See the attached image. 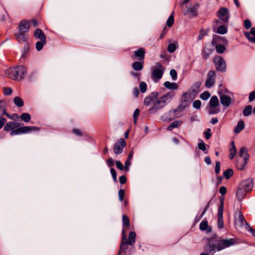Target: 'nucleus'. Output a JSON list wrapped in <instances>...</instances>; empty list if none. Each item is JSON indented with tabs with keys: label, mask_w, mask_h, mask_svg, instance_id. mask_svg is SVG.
<instances>
[{
	"label": "nucleus",
	"mask_w": 255,
	"mask_h": 255,
	"mask_svg": "<svg viewBox=\"0 0 255 255\" xmlns=\"http://www.w3.org/2000/svg\"><path fill=\"white\" fill-rule=\"evenodd\" d=\"M220 165L221 164L220 161L216 162L215 172L216 175L219 174L220 172Z\"/></svg>",
	"instance_id": "69168bd1"
},
{
	"label": "nucleus",
	"mask_w": 255,
	"mask_h": 255,
	"mask_svg": "<svg viewBox=\"0 0 255 255\" xmlns=\"http://www.w3.org/2000/svg\"><path fill=\"white\" fill-rule=\"evenodd\" d=\"M223 218H218V227L221 229L224 228Z\"/></svg>",
	"instance_id": "0e129e2a"
},
{
	"label": "nucleus",
	"mask_w": 255,
	"mask_h": 255,
	"mask_svg": "<svg viewBox=\"0 0 255 255\" xmlns=\"http://www.w3.org/2000/svg\"><path fill=\"white\" fill-rule=\"evenodd\" d=\"M22 123H19L16 122H9L6 124L4 127V130L6 131H10V135H14L29 132L32 130L38 131L39 128L31 126V127H20Z\"/></svg>",
	"instance_id": "f03ea898"
},
{
	"label": "nucleus",
	"mask_w": 255,
	"mask_h": 255,
	"mask_svg": "<svg viewBox=\"0 0 255 255\" xmlns=\"http://www.w3.org/2000/svg\"><path fill=\"white\" fill-rule=\"evenodd\" d=\"M164 71L163 68L158 69V68L154 67L151 75L152 80L155 82H157L162 78Z\"/></svg>",
	"instance_id": "9b49d317"
},
{
	"label": "nucleus",
	"mask_w": 255,
	"mask_h": 255,
	"mask_svg": "<svg viewBox=\"0 0 255 255\" xmlns=\"http://www.w3.org/2000/svg\"><path fill=\"white\" fill-rule=\"evenodd\" d=\"M174 16L173 14H171L169 17H168L167 21H166V25L168 27H170L172 26L174 23Z\"/></svg>",
	"instance_id": "49530a36"
},
{
	"label": "nucleus",
	"mask_w": 255,
	"mask_h": 255,
	"mask_svg": "<svg viewBox=\"0 0 255 255\" xmlns=\"http://www.w3.org/2000/svg\"><path fill=\"white\" fill-rule=\"evenodd\" d=\"M174 92L173 91H170L164 94L161 97L167 103L168 100H169L168 102H170L172 98L174 96Z\"/></svg>",
	"instance_id": "f704fd0d"
},
{
	"label": "nucleus",
	"mask_w": 255,
	"mask_h": 255,
	"mask_svg": "<svg viewBox=\"0 0 255 255\" xmlns=\"http://www.w3.org/2000/svg\"><path fill=\"white\" fill-rule=\"evenodd\" d=\"M219 105V102L218 97L216 96L212 97L209 101V114H215L220 112V109L216 108Z\"/></svg>",
	"instance_id": "0eeeda50"
},
{
	"label": "nucleus",
	"mask_w": 255,
	"mask_h": 255,
	"mask_svg": "<svg viewBox=\"0 0 255 255\" xmlns=\"http://www.w3.org/2000/svg\"><path fill=\"white\" fill-rule=\"evenodd\" d=\"M119 198L120 201H123L125 197V190L124 189H121L119 191Z\"/></svg>",
	"instance_id": "4d7b16f0"
},
{
	"label": "nucleus",
	"mask_w": 255,
	"mask_h": 255,
	"mask_svg": "<svg viewBox=\"0 0 255 255\" xmlns=\"http://www.w3.org/2000/svg\"><path fill=\"white\" fill-rule=\"evenodd\" d=\"M214 46H215L216 52L219 54L223 53L226 49L225 44H215Z\"/></svg>",
	"instance_id": "72a5a7b5"
},
{
	"label": "nucleus",
	"mask_w": 255,
	"mask_h": 255,
	"mask_svg": "<svg viewBox=\"0 0 255 255\" xmlns=\"http://www.w3.org/2000/svg\"><path fill=\"white\" fill-rule=\"evenodd\" d=\"M245 128V123L243 121L240 120L238 123L237 126L234 129V131L235 133H238L240 132Z\"/></svg>",
	"instance_id": "cd10ccee"
},
{
	"label": "nucleus",
	"mask_w": 255,
	"mask_h": 255,
	"mask_svg": "<svg viewBox=\"0 0 255 255\" xmlns=\"http://www.w3.org/2000/svg\"><path fill=\"white\" fill-rule=\"evenodd\" d=\"M223 209H224V202L222 201L220 205L218 207V218H223Z\"/></svg>",
	"instance_id": "37998d69"
},
{
	"label": "nucleus",
	"mask_w": 255,
	"mask_h": 255,
	"mask_svg": "<svg viewBox=\"0 0 255 255\" xmlns=\"http://www.w3.org/2000/svg\"><path fill=\"white\" fill-rule=\"evenodd\" d=\"M28 21H29L30 25H31L34 27H37L38 25L39 22L38 20L35 18H32Z\"/></svg>",
	"instance_id": "338daca9"
},
{
	"label": "nucleus",
	"mask_w": 255,
	"mask_h": 255,
	"mask_svg": "<svg viewBox=\"0 0 255 255\" xmlns=\"http://www.w3.org/2000/svg\"><path fill=\"white\" fill-rule=\"evenodd\" d=\"M233 173V170L231 168H229L224 172L223 175L227 179H229L232 176Z\"/></svg>",
	"instance_id": "79ce46f5"
},
{
	"label": "nucleus",
	"mask_w": 255,
	"mask_h": 255,
	"mask_svg": "<svg viewBox=\"0 0 255 255\" xmlns=\"http://www.w3.org/2000/svg\"><path fill=\"white\" fill-rule=\"evenodd\" d=\"M218 16L225 23L229 22L230 17L229 10L225 7H221L218 11Z\"/></svg>",
	"instance_id": "6e6552de"
},
{
	"label": "nucleus",
	"mask_w": 255,
	"mask_h": 255,
	"mask_svg": "<svg viewBox=\"0 0 255 255\" xmlns=\"http://www.w3.org/2000/svg\"><path fill=\"white\" fill-rule=\"evenodd\" d=\"M252 106L248 105L243 110V114L245 116L248 117L252 114Z\"/></svg>",
	"instance_id": "4c0bfd02"
},
{
	"label": "nucleus",
	"mask_w": 255,
	"mask_h": 255,
	"mask_svg": "<svg viewBox=\"0 0 255 255\" xmlns=\"http://www.w3.org/2000/svg\"><path fill=\"white\" fill-rule=\"evenodd\" d=\"M198 148L202 150L205 153H207L208 151H206V147L205 143L202 141L201 142L198 143Z\"/></svg>",
	"instance_id": "5fc2aeb1"
},
{
	"label": "nucleus",
	"mask_w": 255,
	"mask_h": 255,
	"mask_svg": "<svg viewBox=\"0 0 255 255\" xmlns=\"http://www.w3.org/2000/svg\"><path fill=\"white\" fill-rule=\"evenodd\" d=\"M20 118L21 121L27 123L30 121L31 116L28 113H24L21 115Z\"/></svg>",
	"instance_id": "ea45409f"
},
{
	"label": "nucleus",
	"mask_w": 255,
	"mask_h": 255,
	"mask_svg": "<svg viewBox=\"0 0 255 255\" xmlns=\"http://www.w3.org/2000/svg\"><path fill=\"white\" fill-rule=\"evenodd\" d=\"M14 35L16 37V39L18 42H27V37L26 36L25 33L18 32V33H15Z\"/></svg>",
	"instance_id": "b1692460"
},
{
	"label": "nucleus",
	"mask_w": 255,
	"mask_h": 255,
	"mask_svg": "<svg viewBox=\"0 0 255 255\" xmlns=\"http://www.w3.org/2000/svg\"><path fill=\"white\" fill-rule=\"evenodd\" d=\"M145 56V49L144 48H140L134 51V54L131 56L132 59H136L138 61H144Z\"/></svg>",
	"instance_id": "ddd939ff"
},
{
	"label": "nucleus",
	"mask_w": 255,
	"mask_h": 255,
	"mask_svg": "<svg viewBox=\"0 0 255 255\" xmlns=\"http://www.w3.org/2000/svg\"><path fill=\"white\" fill-rule=\"evenodd\" d=\"M244 24L246 29H249V28H251L252 22L249 19H246L244 20Z\"/></svg>",
	"instance_id": "13d9d810"
},
{
	"label": "nucleus",
	"mask_w": 255,
	"mask_h": 255,
	"mask_svg": "<svg viewBox=\"0 0 255 255\" xmlns=\"http://www.w3.org/2000/svg\"><path fill=\"white\" fill-rule=\"evenodd\" d=\"M6 108L5 102L3 100L0 101V118L2 117L6 113Z\"/></svg>",
	"instance_id": "2f4dec72"
},
{
	"label": "nucleus",
	"mask_w": 255,
	"mask_h": 255,
	"mask_svg": "<svg viewBox=\"0 0 255 255\" xmlns=\"http://www.w3.org/2000/svg\"><path fill=\"white\" fill-rule=\"evenodd\" d=\"M111 172L114 181L116 182H118L117 178V172L114 168H111Z\"/></svg>",
	"instance_id": "e2e57ef3"
},
{
	"label": "nucleus",
	"mask_w": 255,
	"mask_h": 255,
	"mask_svg": "<svg viewBox=\"0 0 255 255\" xmlns=\"http://www.w3.org/2000/svg\"><path fill=\"white\" fill-rule=\"evenodd\" d=\"M158 96L157 92H153L146 97L144 100V105L148 106L152 104H154L155 100L157 99Z\"/></svg>",
	"instance_id": "2eb2a0df"
},
{
	"label": "nucleus",
	"mask_w": 255,
	"mask_h": 255,
	"mask_svg": "<svg viewBox=\"0 0 255 255\" xmlns=\"http://www.w3.org/2000/svg\"><path fill=\"white\" fill-rule=\"evenodd\" d=\"M213 51L214 49L212 48H207L203 50L202 52V56L203 58L206 60L207 59Z\"/></svg>",
	"instance_id": "473e14b6"
},
{
	"label": "nucleus",
	"mask_w": 255,
	"mask_h": 255,
	"mask_svg": "<svg viewBox=\"0 0 255 255\" xmlns=\"http://www.w3.org/2000/svg\"><path fill=\"white\" fill-rule=\"evenodd\" d=\"M250 155L246 154L244 159L238 158L237 160L236 166L238 169L243 170L246 164L247 163V160L249 159Z\"/></svg>",
	"instance_id": "aec40b11"
},
{
	"label": "nucleus",
	"mask_w": 255,
	"mask_h": 255,
	"mask_svg": "<svg viewBox=\"0 0 255 255\" xmlns=\"http://www.w3.org/2000/svg\"><path fill=\"white\" fill-rule=\"evenodd\" d=\"M163 85L165 88L169 90H176L178 88V86L176 83H171L169 81L165 82Z\"/></svg>",
	"instance_id": "7c9ffc66"
},
{
	"label": "nucleus",
	"mask_w": 255,
	"mask_h": 255,
	"mask_svg": "<svg viewBox=\"0 0 255 255\" xmlns=\"http://www.w3.org/2000/svg\"><path fill=\"white\" fill-rule=\"evenodd\" d=\"M231 144L232 147L230 149V153L229 155V157L230 159H233L237 153V150L234 141H231Z\"/></svg>",
	"instance_id": "c756f323"
},
{
	"label": "nucleus",
	"mask_w": 255,
	"mask_h": 255,
	"mask_svg": "<svg viewBox=\"0 0 255 255\" xmlns=\"http://www.w3.org/2000/svg\"><path fill=\"white\" fill-rule=\"evenodd\" d=\"M216 69L224 72L226 70V63L224 59L220 56H215L213 59Z\"/></svg>",
	"instance_id": "39448f33"
},
{
	"label": "nucleus",
	"mask_w": 255,
	"mask_h": 255,
	"mask_svg": "<svg viewBox=\"0 0 255 255\" xmlns=\"http://www.w3.org/2000/svg\"><path fill=\"white\" fill-rule=\"evenodd\" d=\"M210 96L211 95L208 91H205L200 95V97L203 100H206L210 97Z\"/></svg>",
	"instance_id": "603ef678"
},
{
	"label": "nucleus",
	"mask_w": 255,
	"mask_h": 255,
	"mask_svg": "<svg viewBox=\"0 0 255 255\" xmlns=\"http://www.w3.org/2000/svg\"><path fill=\"white\" fill-rule=\"evenodd\" d=\"M170 75L173 80H176L177 78V72L174 69H171L170 71Z\"/></svg>",
	"instance_id": "680f3d73"
},
{
	"label": "nucleus",
	"mask_w": 255,
	"mask_h": 255,
	"mask_svg": "<svg viewBox=\"0 0 255 255\" xmlns=\"http://www.w3.org/2000/svg\"><path fill=\"white\" fill-rule=\"evenodd\" d=\"M144 61H135L132 64V68L135 71H140L143 68Z\"/></svg>",
	"instance_id": "bb28decb"
},
{
	"label": "nucleus",
	"mask_w": 255,
	"mask_h": 255,
	"mask_svg": "<svg viewBox=\"0 0 255 255\" xmlns=\"http://www.w3.org/2000/svg\"><path fill=\"white\" fill-rule=\"evenodd\" d=\"M177 48L175 43H170L168 45L167 49L169 52L173 53L176 50Z\"/></svg>",
	"instance_id": "09e8293b"
},
{
	"label": "nucleus",
	"mask_w": 255,
	"mask_h": 255,
	"mask_svg": "<svg viewBox=\"0 0 255 255\" xmlns=\"http://www.w3.org/2000/svg\"><path fill=\"white\" fill-rule=\"evenodd\" d=\"M136 236V233L134 232H130L128 234V239L126 238L125 241L129 245H132L135 242Z\"/></svg>",
	"instance_id": "393cba45"
},
{
	"label": "nucleus",
	"mask_w": 255,
	"mask_h": 255,
	"mask_svg": "<svg viewBox=\"0 0 255 255\" xmlns=\"http://www.w3.org/2000/svg\"><path fill=\"white\" fill-rule=\"evenodd\" d=\"M201 106V102L200 100H195L193 103V107L196 109H199Z\"/></svg>",
	"instance_id": "052dcab7"
},
{
	"label": "nucleus",
	"mask_w": 255,
	"mask_h": 255,
	"mask_svg": "<svg viewBox=\"0 0 255 255\" xmlns=\"http://www.w3.org/2000/svg\"><path fill=\"white\" fill-rule=\"evenodd\" d=\"M127 143L123 138H120L115 143L113 148L114 152L116 154H120L122 153L123 149L126 146Z\"/></svg>",
	"instance_id": "1a4fd4ad"
},
{
	"label": "nucleus",
	"mask_w": 255,
	"mask_h": 255,
	"mask_svg": "<svg viewBox=\"0 0 255 255\" xmlns=\"http://www.w3.org/2000/svg\"><path fill=\"white\" fill-rule=\"evenodd\" d=\"M147 89V85L144 82H141L139 84V90L140 92L144 93L146 92Z\"/></svg>",
	"instance_id": "8fccbe9b"
},
{
	"label": "nucleus",
	"mask_w": 255,
	"mask_h": 255,
	"mask_svg": "<svg viewBox=\"0 0 255 255\" xmlns=\"http://www.w3.org/2000/svg\"><path fill=\"white\" fill-rule=\"evenodd\" d=\"M211 44L212 46H214L215 44H225L227 45L228 44V41L224 37L217 35H214L213 36V39L211 41Z\"/></svg>",
	"instance_id": "dca6fc26"
},
{
	"label": "nucleus",
	"mask_w": 255,
	"mask_h": 255,
	"mask_svg": "<svg viewBox=\"0 0 255 255\" xmlns=\"http://www.w3.org/2000/svg\"><path fill=\"white\" fill-rule=\"evenodd\" d=\"M29 49V45L28 43L26 42L23 47V50L21 56L22 58H26L27 56Z\"/></svg>",
	"instance_id": "a18cd8bd"
},
{
	"label": "nucleus",
	"mask_w": 255,
	"mask_h": 255,
	"mask_svg": "<svg viewBox=\"0 0 255 255\" xmlns=\"http://www.w3.org/2000/svg\"><path fill=\"white\" fill-rule=\"evenodd\" d=\"M216 32L221 34H224L227 32V27L225 25H220L217 27Z\"/></svg>",
	"instance_id": "58836bf2"
},
{
	"label": "nucleus",
	"mask_w": 255,
	"mask_h": 255,
	"mask_svg": "<svg viewBox=\"0 0 255 255\" xmlns=\"http://www.w3.org/2000/svg\"><path fill=\"white\" fill-rule=\"evenodd\" d=\"M126 239V235L124 237L122 235V240L120 244V247L118 252V255H126L127 250L128 249V245L129 244L127 243L125 240Z\"/></svg>",
	"instance_id": "4468645a"
},
{
	"label": "nucleus",
	"mask_w": 255,
	"mask_h": 255,
	"mask_svg": "<svg viewBox=\"0 0 255 255\" xmlns=\"http://www.w3.org/2000/svg\"><path fill=\"white\" fill-rule=\"evenodd\" d=\"M246 154H249L247 153V150L245 147H242L239 150V156L241 159H244Z\"/></svg>",
	"instance_id": "c03bdc74"
},
{
	"label": "nucleus",
	"mask_w": 255,
	"mask_h": 255,
	"mask_svg": "<svg viewBox=\"0 0 255 255\" xmlns=\"http://www.w3.org/2000/svg\"><path fill=\"white\" fill-rule=\"evenodd\" d=\"M153 106L148 110V113L149 114L155 113L157 111L163 108L167 105V102L161 97L158 99L157 98Z\"/></svg>",
	"instance_id": "20e7f679"
},
{
	"label": "nucleus",
	"mask_w": 255,
	"mask_h": 255,
	"mask_svg": "<svg viewBox=\"0 0 255 255\" xmlns=\"http://www.w3.org/2000/svg\"><path fill=\"white\" fill-rule=\"evenodd\" d=\"M216 73L214 70L210 71L207 76L205 86L207 88H211L215 83Z\"/></svg>",
	"instance_id": "9d476101"
},
{
	"label": "nucleus",
	"mask_w": 255,
	"mask_h": 255,
	"mask_svg": "<svg viewBox=\"0 0 255 255\" xmlns=\"http://www.w3.org/2000/svg\"><path fill=\"white\" fill-rule=\"evenodd\" d=\"M72 133L78 136H83L86 134L84 132H82L80 129L77 128H73L72 129Z\"/></svg>",
	"instance_id": "bf43d9fd"
},
{
	"label": "nucleus",
	"mask_w": 255,
	"mask_h": 255,
	"mask_svg": "<svg viewBox=\"0 0 255 255\" xmlns=\"http://www.w3.org/2000/svg\"><path fill=\"white\" fill-rule=\"evenodd\" d=\"M14 104L18 107H21L24 105L23 100L19 97H15L13 99Z\"/></svg>",
	"instance_id": "c9c22d12"
},
{
	"label": "nucleus",
	"mask_w": 255,
	"mask_h": 255,
	"mask_svg": "<svg viewBox=\"0 0 255 255\" xmlns=\"http://www.w3.org/2000/svg\"><path fill=\"white\" fill-rule=\"evenodd\" d=\"M238 219L240 221L241 225L242 226L244 224V222L246 224L248 225V223L245 220L244 217L241 212H240V214L238 216Z\"/></svg>",
	"instance_id": "6e6d98bb"
},
{
	"label": "nucleus",
	"mask_w": 255,
	"mask_h": 255,
	"mask_svg": "<svg viewBox=\"0 0 255 255\" xmlns=\"http://www.w3.org/2000/svg\"><path fill=\"white\" fill-rule=\"evenodd\" d=\"M200 7V5L198 3L193 4L191 7H189L186 10L184 11V14H189L190 17H197L198 16V9Z\"/></svg>",
	"instance_id": "f8f14e48"
},
{
	"label": "nucleus",
	"mask_w": 255,
	"mask_h": 255,
	"mask_svg": "<svg viewBox=\"0 0 255 255\" xmlns=\"http://www.w3.org/2000/svg\"><path fill=\"white\" fill-rule=\"evenodd\" d=\"M206 240L207 243L204 246V250L211 255H213L216 251H220L237 243L236 239H223L216 234H214L212 237L207 238Z\"/></svg>",
	"instance_id": "f257e3e1"
},
{
	"label": "nucleus",
	"mask_w": 255,
	"mask_h": 255,
	"mask_svg": "<svg viewBox=\"0 0 255 255\" xmlns=\"http://www.w3.org/2000/svg\"><path fill=\"white\" fill-rule=\"evenodd\" d=\"M12 92L11 88L5 87L3 88V94L4 95H10Z\"/></svg>",
	"instance_id": "774afa93"
},
{
	"label": "nucleus",
	"mask_w": 255,
	"mask_h": 255,
	"mask_svg": "<svg viewBox=\"0 0 255 255\" xmlns=\"http://www.w3.org/2000/svg\"><path fill=\"white\" fill-rule=\"evenodd\" d=\"M200 229L201 231H205L207 230L208 232H210L211 231V227L208 226V222L206 220V218L205 220L201 222L200 224Z\"/></svg>",
	"instance_id": "c85d7f7f"
},
{
	"label": "nucleus",
	"mask_w": 255,
	"mask_h": 255,
	"mask_svg": "<svg viewBox=\"0 0 255 255\" xmlns=\"http://www.w3.org/2000/svg\"><path fill=\"white\" fill-rule=\"evenodd\" d=\"M199 90H196V89L191 87V89L188 92V94L194 99V97L198 93Z\"/></svg>",
	"instance_id": "3c124183"
},
{
	"label": "nucleus",
	"mask_w": 255,
	"mask_h": 255,
	"mask_svg": "<svg viewBox=\"0 0 255 255\" xmlns=\"http://www.w3.org/2000/svg\"><path fill=\"white\" fill-rule=\"evenodd\" d=\"M26 74V69L23 66L10 67L5 71V74L7 77L17 81L22 80L25 77Z\"/></svg>",
	"instance_id": "7ed1b4c3"
},
{
	"label": "nucleus",
	"mask_w": 255,
	"mask_h": 255,
	"mask_svg": "<svg viewBox=\"0 0 255 255\" xmlns=\"http://www.w3.org/2000/svg\"><path fill=\"white\" fill-rule=\"evenodd\" d=\"M240 186L244 189L247 192H249L253 187V180L249 178L243 181Z\"/></svg>",
	"instance_id": "a211bd4d"
},
{
	"label": "nucleus",
	"mask_w": 255,
	"mask_h": 255,
	"mask_svg": "<svg viewBox=\"0 0 255 255\" xmlns=\"http://www.w3.org/2000/svg\"><path fill=\"white\" fill-rule=\"evenodd\" d=\"M46 43V40H40L36 43V49L37 51H40L43 47V46Z\"/></svg>",
	"instance_id": "a19ab883"
},
{
	"label": "nucleus",
	"mask_w": 255,
	"mask_h": 255,
	"mask_svg": "<svg viewBox=\"0 0 255 255\" xmlns=\"http://www.w3.org/2000/svg\"><path fill=\"white\" fill-rule=\"evenodd\" d=\"M207 33H208L207 30L204 29H201L200 30L199 35L198 36V39L199 40H202L205 35H207Z\"/></svg>",
	"instance_id": "864d4df0"
},
{
	"label": "nucleus",
	"mask_w": 255,
	"mask_h": 255,
	"mask_svg": "<svg viewBox=\"0 0 255 255\" xmlns=\"http://www.w3.org/2000/svg\"><path fill=\"white\" fill-rule=\"evenodd\" d=\"M193 99V98L188 94V92L183 93L180 99L181 104L178 107V110L180 111H183L189 106L190 101Z\"/></svg>",
	"instance_id": "423d86ee"
},
{
	"label": "nucleus",
	"mask_w": 255,
	"mask_h": 255,
	"mask_svg": "<svg viewBox=\"0 0 255 255\" xmlns=\"http://www.w3.org/2000/svg\"><path fill=\"white\" fill-rule=\"evenodd\" d=\"M244 35L252 43H255V36H251V34L249 32H245Z\"/></svg>",
	"instance_id": "de8ad7c7"
},
{
	"label": "nucleus",
	"mask_w": 255,
	"mask_h": 255,
	"mask_svg": "<svg viewBox=\"0 0 255 255\" xmlns=\"http://www.w3.org/2000/svg\"><path fill=\"white\" fill-rule=\"evenodd\" d=\"M181 124L180 122L174 121L167 127V129L169 131L172 130L173 128H178Z\"/></svg>",
	"instance_id": "e433bc0d"
},
{
	"label": "nucleus",
	"mask_w": 255,
	"mask_h": 255,
	"mask_svg": "<svg viewBox=\"0 0 255 255\" xmlns=\"http://www.w3.org/2000/svg\"><path fill=\"white\" fill-rule=\"evenodd\" d=\"M247 192L246 190L239 186L236 192V197L237 199L241 201L244 198Z\"/></svg>",
	"instance_id": "5701e85b"
},
{
	"label": "nucleus",
	"mask_w": 255,
	"mask_h": 255,
	"mask_svg": "<svg viewBox=\"0 0 255 255\" xmlns=\"http://www.w3.org/2000/svg\"><path fill=\"white\" fill-rule=\"evenodd\" d=\"M122 222H123V229L122 234L124 237L125 235H126V231L129 227L130 221L128 217L124 215L122 217Z\"/></svg>",
	"instance_id": "6ab92c4d"
},
{
	"label": "nucleus",
	"mask_w": 255,
	"mask_h": 255,
	"mask_svg": "<svg viewBox=\"0 0 255 255\" xmlns=\"http://www.w3.org/2000/svg\"><path fill=\"white\" fill-rule=\"evenodd\" d=\"M34 36L40 40H46V35L40 28H36L33 33Z\"/></svg>",
	"instance_id": "412c9836"
},
{
	"label": "nucleus",
	"mask_w": 255,
	"mask_h": 255,
	"mask_svg": "<svg viewBox=\"0 0 255 255\" xmlns=\"http://www.w3.org/2000/svg\"><path fill=\"white\" fill-rule=\"evenodd\" d=\"M133 151L131 150L129 153H128V157L125 161V170L126 171H128L129 170V166L131 164V160L133 157Z\"/></svg>",
	"instance_id": "a878e982"
},
{
	"label": "nucleus",
	"mask_w": 255,
	"mask_h": 255,
	"mask_svg": "<svg viewBox=\"0 0 255 255\" xmlns=\"http://www.w3.org/2000/svg\"><path fill=\"white\" fill-rule=\"evenodd\" d=\"M30 27L29 21L26 20H22L18 25L19 32L26 33L29 31Z\"/></svg>",
	"instance_id": "f3484780"
},
{
	"label": "nucleus",
	"mask_w": 255,
	"mask_h": 255,
	"mask_svg": "<svg viewBox=\"0 0 255 255\" xmlns=\"http://www.w3.org/2000/svg\"><path fill=\"white\" fill-rule=\"evenodd\" d=\"M221 104L225 107H229L231 103V98L226 95H221L220 97Z\"/></svg>",
	"instance_id": "4be33fe9"
}]
</instances>
